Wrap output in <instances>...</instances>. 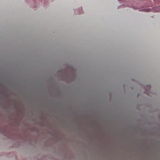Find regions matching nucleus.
I'll return each mask as SVG.
<instances>
[{
  "mask_svg": "<svg viewBox=\"0 0 160 160\" xmlns=\"http://www.w3.org/2000/svg\"><path fill=\"white\" fill-rule=\"evenodd\" d=\"M74 11L76 14H82L83 12L82 7L76 9L74 10Z\"/></svg>",
  "mask_w": 160,
  "mask_h": 160,
  "instance_id": "nucleus-1",
  "label": "nucleus"
},
{
  "mask_svg": "<svg viewBox=\"0 0 160 160\" xmlns=\"http://www.w3.org/2000/svg\"><path fill=\"white\" fill-rule=\"evenodd\" d=\"M33 1H34V2H35L36 0H33Z\"/></svg>",
  "mask_w": 160,
  "mask_h": 160,
  "instance_id": "nucleus-2",
  "label": "nucleus"
},
{
  "mask_svg": "<svg viewBox=\"0 0 160 160\" xmlns=\"http://www.w3.org/2000/svg\"><path fill=\"white\" fill-rule=\"evenodd\" d=\"M39 0L41 1H42V0Z\"/></svg>",
  "mask_w": 160,
  "mask_h": 160,
  "instance_id": "nucleus-3",
  "label": "nucleus"
}]
</instances>
